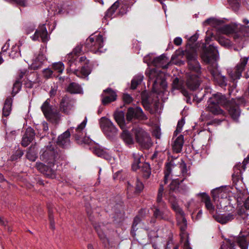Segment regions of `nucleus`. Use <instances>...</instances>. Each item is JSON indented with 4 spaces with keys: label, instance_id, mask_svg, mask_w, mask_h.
<instances>
[{
    "label": "nucleus",
    "instance_id": "26",
    "mask_svg": "<svg viewBox=\"0 0 249 249\" xmlns=\"http://www.w3.org/2000/svg\"><path fill=\"white\" fill-rule=\"evenodd\" d=\"M83 47H84V45L77 46L72 52L68 54L67 59L70 67H71L72 63L76 60L77 56L80 54L82 52H83L84 50L82 51Z\"/></svg>",
    "mask_w": 249,
    "mask_h": 249
},
{
    "label": "nucleus",
    "instance_id": "36",
    "mask_svg": "<svg viewBox=\"0 0 249 249\" xmlns=\"http://www.w3.org/2000/svg\"><path fill=\"white\" fill-rule=\"evenodd\" d=\"M37 151L35 146H31L29 147L26 157L29 160L34 161L37 158Z\"/></svg>",
    "mask_w": 249,
    "mask_h": 249
},
{
    "label": "nucleus",
    "instance_id": "31",
    "mask_svg": "<svg viewBox=\"0 0 249 249\" xmlns=\"http://www.w3.org/2000/svg\"><path fill=\"white\" fill-rule=\"evenodd\" d=\"M119 2L117 1L106 12L105 16L103 18V22L107 24V20L112 18V16L117 8L119 7Z\"/></svg>",
    "mask_w": 249,
    "mask_h": 249
},
{
    "label": "nucleus",
    "instance_id": "63",
    "mask_svg": "<svg viewBox=\"0 0 249 249\" xmlns=\"http://www.w3.org/2000/svg\"><path fill=\"white\" fill-rule=\"evenodd\" d=\"M230 4L235 8H238L239 7V0H228Z\"/></svg>",
    "mask_w": 249,
    "mask_h": 249
},
{
    "label": "nucleus",
    "instance_id": "39",
    "mask_svg": "<svg viewBox=\"0 0 249 249\" xmlns=\"http://www.w3.org/2000/svg\"><path fill=\"white\" fill-rule=\"evenodd\" d=\"M133 162L132 164V169L133 171H137L138 169L141 168V159L142 156L139 154H133Z\"/></svg>",
    "mask_w": 249,
    "mask_h": 249
},
{
    "label": "nucleus",
    "instance_id": "59",
    "mask_svg": "<svg viewBox=\"0 0 249 249\" xmlns=\"http://www.w3.org/2000/svg\"><path fill=\"white\" fill-rule=\"evenodd\" d=\"M123 100L124 103L127 104L131 103L133 100L132 97L127 93H124L123 94Z\"/></svg>",
    "mask_w": 249,
    "mask_h": 249
},
{
    "label": "nucleus",
    "instance_id": "41",
    "mask_svg": "<svg viewBox=\"0 0 249 249\" xmlns=\"http://www.w3.org/2000/svg\"><path fill=\"white\" fill-rule=\"evenodd\" d=\"M93 152L98 157L104 158L105 159L108 160L110 158V156L108 154L104 151L103 149H101L99 147H94L93 148Z\"/></svg>",
    "mask_w": 249,
    "mask_h": 249
},
{
    "label": "nucleus",
    "instance_id": "62",
    "mask_svg": "<svg viewBox=\"0 0 249 249\" xmlns=\"http://www.w3.org/2000/svg\"><path fill=\"white\" fill-rule=\"evenodd\" d=\"M184 123H185V121L183 118H181V119L179 120L178 121V124L177 126V131H181L182 127H183V125L184 124Z\"/></svg>",
    "mask_w": 249,
    "mask_h": 249
},
{
    "label": "nucleus",
    "instance_id": "32",
    "mask_svg": "<svg viewBox=\"0 0 249 249\" xmlns=\"http://www.w3.org/2000/svg\"><path fill=\"white\" fill-rule=\"evenodd\" d=\"M184 143V136L180 135L175 141L172 148L173 151L176 153H180Z\"/></svg>",
    "mask_w": 249,
    "mask_h": 249
},
{
    "label": "nucleus",
    "instance_id": "7",
    "mask_svg": "<svg viewBox=\"0 0 249 249\" xmlns=\"http://www.w3.org/2000/svg\"><path fill=\"white\" fill-rule=\"evenodd\" d=\"M234 242H236L241 249H248L249 242V231L246 234L236 237L234 241L229 239H227L226 243L223 242L219 249H234Z\"/></svg>",
    "mask_w": 249,
    "mask_h": 249
},
{
    "label": "nucleus",
    "instance_id": "53",
    "mask_svg": "<svg viewBox=\"0 0 249 249\" xmlns=\"http://www.w3.org/2000/svg\"><path fill=\"white\" fill-rule=\"evenodd\" d=\"M172 86L173 88L178 89H182L183 87V83L178 77L174 79Z\"/></svg>",
    "mask_w": 249,
    "mask_h": 249
},
{
    "label": "nucleus",
    "instance_id": "23",
    "mask_svg": "<svg viewBox=\"0 0 249 249\" xmlns=\"http://www.w3.org/2000/svg\"><path fill=\"white\" fill-rule=\"evenodd\" d=\"M151 63L156 68H161L162 69H167L169 64L168 59L164 54L154 58Z\"/></svg>",
    "mask_w": 249,
    "mask_h": 249
},
{
    "label": "nucleus",
    "instance_id": "42",
    "mask_svg": "<svg viewBox=\"0 0 249 249\" xmlns=\"http://www.w3.org/2000/svg\"><path fill=\"white\" fill-rule=\"evenodd\" d=\"M113 211L116 214L119 215L120 217V220L123 219V216L124 212V211L123 203L120 202V203L116 204L113 207Z\"/></svg>",
    "mask_w": 249,
    "mask_h": 249
},
{
    "label": "nucleus",
    "instance_id": "34",
    "mask_svg": "<svg viewBox=\"0 0 249 249\" xmlns=\"http://www.w3.org/2000/svg\"><path fill=\"white\" fill-rule=\"evenodd\" d=\"M214 219L221 224H225L231 221L233 218V215L231 213L228 214H216L213 215Z\"/></svg>",
    "mask_w": 249,
    "mask_h": 249
},
{
    "label": "nucleus",
    "instance_id": "51",
    "mask_svg": "<svg viewBox=\"0 0 249 249\" xmlns=\"http://www.w3.org/2000/svg\"><path fill=\"white\" fill-rule=\"evenodd\" d=\"M52 68L54 71L59 73H61L64 70V66L62 62H59L53 64Z\"/></svg>",
    "mask_w": 249,
    "mask_h": 249
},
{
    "label": "nucleus",
    "instance_id": "48",
    "mask_svg": "<svg viewBox=\"0 0 249 249\" xmlns=\"http://www.w3.org/2000/svg\"><path fill=\"white\" fill-rule=\"evenodd\" d=\"M213 80L221 88H225L227 85L226 77L221 75H219Z\"/></svg>",
    "mask_w": 249,
    "mask_h": 249
},
{
    "label": "nucleus",
    "instance_id": "11",
    "mask_svg": "<svg viewBox=\"0 0 249 249\" xmlns=\"http://www.w3.org/2000/svg\"><path fill=\"white\" fill-rule=\"evenodd\" d=\"M218 54V52L216 47L213 45H210L208 47L203 46V52L201 56L205 62L209 63L213 60H216Z\"/></svg>",
    "mask_w": 249,
    "mask_h": 249
},
{
    "label": "nucleus",
    "instance_id": "10",
    "mask_svg": "<svg viewBox=\"0 0 249 249\" xmlns=\"http://www.w3.org/2000/svg\"><path fill=\"white\" fill-rule=\"evenodd\" d=\"M155 209L153 211V217L155 218H157V220H163L164 221L171 222L172 221V216L168 210L167 205L166 207L160 205V204H157L153 206Z\"/></svg>",
    "mask_w": 249,
    "mask_h": 249
},
{
    "label": "nucleus",
    "instance_id": "30",
    "mask_svg": "<svg viewBox=\"0 0 249 249\" xmlns=\"http://www.w3.org/2000/svg\"><path fill=\"white\" fill-rule=\"evenodd\" d=\"M201 198V201L204 202L206 209L213 213L214 212V207L212 203L210 196L205 193H200L198 194Z\"/></svg>",
    "mask_w": 249,
    "mask_h": 249
},
{
    "label": "nucleus",
    "instance_id": "4",
    "mask_svg": "<svg viewBox=\"0 0 249 249\" xmlns=\"http://www.w3.org/2000/svg\"><path fill=\"white\" fill-rule=\"evenodd\" d=\"M184 55L186 58L188 69L189 71L187 73L201 75V67L197 60V53L194 48H190L185 51Z\"/></svg>",
    "mask_w": 249,
    "mask_h": 249
},
{
    "label": "nucleus",
    "instance_id": "33",
    "mask_svg": "<svg viewBox=\"0 0 249 249\" xmlns=\"http://www.w3.org/2000/svg\"><path fill=\"white\" fill-rule=\"evenodd\" d=\"M114 118L121 129L125 127L124 113L123 111H116L114 113Z\"/></svg>",
    "mask_w": 249,
    "mask_h": 249
},
{
    "label": "nucleus",
    "instance_id": "18",
    "mask_svg": "<svg viewBox=\"0 0 249 249\" xmlns=\"http://www.w3.org/2000/svg\"><path fill=\"white\" fill-rule=\"evenodd\" d=\"M35 167L39 172L48 178H54L56 177V171L51 166H48L40 162H37Z\"/></svg>",
    "mask_w": 249,
    "mask_h": 249
},
{
    "label": "nucleus",
    "instance_id": "17",
    "mask_svg": "<svg viewBox=\"0 0 249 249\" xmlns=\"http://www.w3.org/2000/svg\"><path fill=\"white\" fill-rule=\"evenodd\" d=\"M248 61V57H245L240 59V62L235 67L234 70L230 73L231 78L233 80L238 79L241 76L242 73L245 69Z\"/></svg>",
    "mask_w": 249,
    "mask_h": 249
},
{
    "label": "nucleus",
    "instance_id": "3",
    "mask_svg": "<svg viewBox=\"0 0 249 249\" xmlns=\"http://www.w3.org/2000/svg\"><path fill=\"white\" fill-rule=\"evenodd\" d=\"M220 32L227 35H233L235 40L238 41L242 40L244 37L248 36L249 32V25L247 26L236 24H226L219 29Z\"/></svg>",
    "mask_w": 249,
    "mask_h": 249
},
{
    "label": "nucleus",
    "instance_id": "37",
    "mask_svg": "<svg viewBox=\"0 0 249 249\" xmlns=\"http://www.w3.org/2000/svg\"><path fill=\"white\" fill-rule=\"evenodd\" d=\"M47 208L48 210V218L50 222V228L52 230H54L55 227V222L53 216V206L52 204H47Z\"/></svg>",
    "mask_w": 249,
    "mask_h": 249
},
{
    "label": "nucleus",
    "instance_id": "64",
    "mask_svg": "<svg viewBox=\"0 0 249 249\" xmlns=\"http://www.w3.org/2000/svg\"><path fill=\"white\" fill-rule=\"evenodd\" d=\"M248 216H249V215L248 214H247L246 213H245V212L241 213L239 214L238 219L239 220H241V219H242L245 222H246V221L248 219Z\"/></svg>",
    "mask_w": 249,
    "mask_h": 249
},
{
    "label": "nucleus",
    "instance_id": "29",
    "mask_svg": "<svg viewBox=\"0 0 249 249\" xmlns=\"http://www.w3.org/2000/svg\"><path fill=\"white\" fill-rule=\"evenodd\" d=\"M208 106L207 107V110L208 111L211 112L214 115H218L220 114L224 115V111L220 108L219 105L213 103L212 102H210L209 100H208Z\"/></svg>",
    "mask_w": 249,
    "mask_h": 249
},
{
    "label": "nucleus",
    "instance_id": "13",
    "mask_svg": "<svg viewBox=\"0 0 249 249\" xmlns=\"http://www.w3.org/2000/svg\"><path fill=\"white\" fill-rule=\"evenodd\" d=\"M75 100L71 97L65 95L59 104V111L66 115L69 114L73 109Z\"/></svg>",
    "mask_w": 249,
    "mask_h": 249
},
{
    "label": "nucleus",
    "instance_id": "38",
    "mask_svg": "<svg viewBox=\"0 0 249 249\" xmlns=\"http://www.w3.org/2000/svg\"><path fill=\"white\" fill-rule=\"evenodd\" d=\"M121 138L126 144L132 145L134 143V141L131 133L127 130H123L121 135Z\"/></svg>",
    "mask_w": 249,
    "mask_h": 249
},
{
    "label": "nucleus",
    "instance_id": "45",
    "mask_svg": "<svg viewBox=\"0 0 249 249\" xmlns=\"http://www.w3.org/2000/svg\"><path fill=\"white\" fill-rule=\"evenodd\" d=\"M143 78L142 75H137L132 80L131 84V89H135L137 88V86L141 84Z\"/></svg>",
    "mask_w": 249,
    "mask_h": 249
},
{
    "label": "nucleus",
    "instance_id": "5",
    "mask_svg": "<svg viewBox=\"0 0 249 249\" xmlns=\"http://www.w3.org/2000/svg\"><path fill=\"white\" fill-rule=\"evenodd\" d=\"M104 46V39L103 36L99 34L98 35H92L86 40L84 44L83 52L86 53L90 51L93 53L103 52L102 50Z\"/></svg>",
    "mask_w": 249,
    "mask_h": 249
},
{
    "label": "nucleus",
    "instance_id": "12",
    "mask_svg": "<svg viewBox=\"0 0 249 249\" xmlns=\"http://www.w3.org/2000/svg\"><path fill=\"white\" fill-rule=\"evenodd\" d=\"M139 120H146L148 118L139 107H130L128 108L126 115V119L128 122H131L133 119Z\"/></svg>",
    "mask_w": 249,
    "mask_h": 249
},
{
    "label": "nucleus",
    "instance_id": "21",
    "mask_svg": "<svg viewBox=\"0 0 249 249\" xmlns=\"http://www.w3.org/2000/svg\"><path fill=\"white\" fill-rule=\"evenodd\" d=\"M86 120L83 121L75 129V131L72 132L73 136L78 142H82L85 143L84 139L86 138H85L83 130L86 126Z\"/></svg>",
    "mask_w": 249,
    "mask_h": 249
},
{
    "label": "nucleus",
    "instance_id": "15",
    "mask_svg": "<svg viewBox=\"0 0 249 249\" xmlns=\"http://www.w3.org/2000/svg\"><path fill=\"white\" fill-rule=\"evenodd\" d=\"M201 75L194 74L193 73H187L186 84L190 90H196L199 88L201 82Z\"/></svg>",
    "mask_w": 249,
    "mask_h": 249
},
{
    "label": "nucleus",
    "instance_id": "25",
    "mask_svg": "<svg viewBox=\"0 0 249 249\" xmlns=\"http://www.w3.org/2000/svg\"><path fill=\"white\" fill-rule=\"evenodd\" d=\"M141 103L143 108L147 111H151V104L153 103V99L151 98L149 94L146 91H143L141 93Z\"/></svg>",
    "mask_w": 249,
    "mask_h": 249
},
{
    "label": "nucleus",
    "instance_id": "19",
    "mask_svg": "<svg viewBox=\"0 0 249 249\" xmlns=\"http://www.w3.org/2000/svg\"><path fill=\"white\" fill-rule=\"evenodd\" d=\"M16 88V81L13 84L12 91L11 96H8L6 99L2 108V117H6L9 115L11 111V107L13 103V98L16 95V92L14 89Z\"/></svg>",
    "mask_w": 249,
    "mask_h": 249
},
{
    "label": "nucleus",
    "instance_id": "57",
    "mask_svg": "<svg viewBox=\"0 0 249 249\" xmlns=\"http://www.w3.org/2000/svg\"><path fill=\"white\" fill-rule=\"evenodd\" d=\"M223 189L221 188H217L212 191V196L214 200L219 197V195L222 192Z\"/></svg>",
    "mask_w": 249,
    "mask_h": 249
},
{
    "label": "nucleus",
    "instance_id": "46",
    "mask_svg": "<svg viewBox=\"0 0 249 249\" xmlns=\"http://www.w3.org/2000/svg\"><path fill=\"white\" fill-rule=\"evenodd\" d=\"M141 170L143 172V176L145 178H148L151 175V168L150 165L147 163H144L141 166Z\"/></svg>",
    "mask_w": 249,
    "mask_h": 249
},
{
    "label": "nucleus",
    "instance_id": "49",
    "mask_svg": "<svg viewBox=\"0 0 249 249\" xmlns=\"http://www.w3.org/2000/svg\"><path fill=\"white\" fill-rule=\"evenodd\" d=\"M127 195L128 198H131L137 195V194L135 192V188L131 185L129 181L127 182Z\"/></svg>",
    "mask_w": 249,
    "mask_h": 249
},
{
    "label": "nucleus",
    "instance_id": "20",
    "mask_svg": "<svg viewBox=\"0 0 249 249\" xmlns=\"http://www.w3.org/2000/svg\"><path fill=\"white\" fill-rule=\"evenodd\" d=\"M103 92L105 94H102L101 95L102 103L103 105L106 106L116 100L117 94L112 89L108 88Z\"/></svg>",
    "mask_w": 249,
    "mask_h": 249
},
{
    "label": "nucleus",
    "instance_id": "14",
    "mask_svg": "<svg viewBox=\"0 0 249 249\" xmlns=\"http://www.w3.org/2000/svg\"><path fill=\"white\" fill-rule=\"evenodd\" d=\"M184 215L183 211L182 214L177 213V225L180 230V236L182 241L188 237V234L186 231L187 221Z\"/></svg>",
    "mask_w": 249,
    "mask_h": 249
},
{
    "label": "nucleus",
    "instance_id": "61",
    "mask_svg": "<svg viewBox=\"0 0 249 249\" xmlns=\"http://www.w3.org/2000/svg\"><path fill=\"white\" fill-rule=\"evenodd\" d=\"M43 75L47 78H50L53 76V71L50 69H46L43 71Z\"/></svg>",
    "mask_w": 249,
    "mask_h": 249
},
{
    "label": "nucleus",
    "instance_id": "43",
    "mask_svg": "<svg viewBox=\"0 0 249 249\" xmlns=\"http://www.w3.org/2000/svg\"><path fill=\"white\" fill-rule=\"evenodd\" d=\"M183 181V179L179 180L178 178L173 179L170 184V190L169 192H177L178 190L179 186L180 183Z\"/></svg>",
    "mask_w": 249,
    "mask_h": 249
},
{
    "label": "nucleus",
    "instance_id": "50",
    "mask_svg": "<svg viewBox=\"0 0 249 249\" xmlns=\"http://www.w3.org/2000/svg\"><path fill=\"white\" fill-rule=\"evenodd\" d=\"M208 70L213 76V79L221 75L220 72L217 68L213 66H210L208 67Z\"/></svg>",
    "mask_w": 249,
    "mask_h": 249
},
{
    "label": "nucleus",
    "instance_id": "44",
    "mask_svg": "<svg viewBox=\"0 0 249 249\" xmlns=\"http://www.w3.org/2000/svg\"><path fill=\"white\" fill-rule=\"evenodd\" d=\"M91 71V69L89 65V61H87L82 66L81 69V75L85 77L87 76L90 73Z\"/></svg>",
    "mask_w": 249,
    "mask_h": 249
},
{
    "label": "nucleus",
    "instance_id": "35",
    "mask_svg": "<svg viewBox=\"0 0 249 249\" xmlns=\"http://www.w3.org/2000/svg\"><path fill=\"white\" fill-rule=\"evenodd\" d=\"M45 59V56L43 54H39L34 60L33 62L30 66L31 69L34 70H36L40 68Z\"/></svg>",
    "mask_w": 249,
    "mask_h": 249
},
{
    "label": "nucleus",
    "instance_id": "2",
    "mask_svg": "<svg viewBox=\"0 0 249 249\" xmlns=\"http://www.w3.org/2000/svg\"><path fill=\"white\" fill-rule=\"evenodd\" d=\"M40 159L48 164L54 165L55 162L63 158V153L52 145L42 148L40 152Z\"/></svg>",
    "mask_w": 249,
    "mask_h": 249
},
{
    "label": "nucleus",
    "instance_id": "6",
    "mask_svg": "<svg viewBox=\"0 0 249 249\" xmlns=\"http://www.w3.org/2000/svg\"><path fill=\"white\" fill-rule=\"evenodd\" d=\"M41 109L47 120L52 123L57 124L59 122L61 114L59 111L50 105V100L47 99L41 107Z\"/></svg>",
    "mask_w": 249,
    "mask_h": 249
},
{
    "label": "nucleus",
    "instance_id": "54",
    "mask_svg": "<svg viewBox=\"0 0 249 249\" xmlns=\"http://www.w3.org/2000/svg\"><path fill=\"white\" fill-rule=\"evenodd\" d=\"M180 168L183 177H187L189 176L190 173H187V165L183 160H181L180 163Z\"/></svg>",
    "mask_w": 249,
    "mask_h": 249
},
{
    "label": "nucleus",
    "instance_id": "16",
    "mask_svg": "<svg viewBox=\"0 0 249 249\" xmlns=\"http://www.w3.org/2000/svg\"><path fill=\"white\" fill-rule=\"evenodd\" d=\"M155 77V79L153 84V89L155 92L158 91L156 89V87L159 84L163 89H165L167 86L164 75L162 73L156 74L154 70L151 71L149 74V78L152 79Z\"/></svg>",
    "mask_w": 249,
    "mask_h": 249
},
{
    "label": "nucleus",
    "instance_id": "55",
    "mask_svg": "<svg viewBox=\"0 0 249 249\" xmlns=\"http://www.w3.org/2000/svg\"><path fill=\"white\" fill-rule=\"evenodd\" d=\"M141 220L142 219L139 215H137L134 217L131 227V233L135 232L138 229L136 228V227L137 225L141 221Z\"/></svg>",
    "mask_w": 249,
    "mask_h": 249
},
{
    "label": "nucleus",
    "instance_id": "27",
    "mask_svg": "<svg viewBox=\"0 0 249 249\" xmlns=\"http://www.w3.org/2000/svg\"><path fill=\"white\" fill-rule=\"evenodd\" d=\"M168 201L171 205V208L176 212V214H182L183 211L178 205L176 196L172 192H169Z\"/></svg>",
    "mask_w": 249,
    "mask_h": 249
},
{
    "label": "nucleus",
    "instance_id": "52",
    "mask_svg": "<svg viewBox=\"0 0 249 249\" xmlns=\"http://www.w3.org/2000/svg\"><path fill=\"white\" fill-rule=\"evenodd\" d=\"M144 188V185L143 183L140 181L138 178H137L136 182V186L135 187V192L139 195L140 194L143 190Z\"/></svg>",
    "mask_w": 249,
    "mask_h": 249
},
{
    "label": "nucleus",
    "instance_id": "58",
    "mask_svg": "<svg viewBox=\"0 0 249 249\" xmlns=\"http://www.w3.org/2000/svg\"><path fill=\"white\" fill-rule=\"evenodd\" d=\"M163 195V194L162 193H158L157 197V204H160V205H161L164 207H165L166 203L162 200Z\"/></svg>",
    "mask_w": 249,
    "mask_h": 249
},
{
    "label": "nucleus",
    "instance_id": "47",
    "mask_svg": "<svg viewBox=\"0 0 249 249\" xmlns=\"http://www.w3.org/2000/svg\"><path fill=\"white\" fill-rule=\"evenodd\" d=\"M218 43L222 46L226 48H229L231 46V41L223 36H219L217 39Z\"/></svg>",
    "mask_w": 249,
    "mask_h": 249
},
{
    "label": "nucleus",
    "instance_id": "56",
    "mask_svg": "<svg viewBox=\"0 0 249 249\" xmlns=\"http://www.w3.org/2000/svg\"><path fill=\"white\" fill-rule=\"evenodd\" d=\"M234 172L232 174V180L233 182H236L238 181L239 178L240 176H241V171L237 169L236 167L234 168Z\"/></svg>",
    "mask_w": 249,
    "mask_h": 249
},
{
    "label": "nucleus",
    "instance_id": "22",
    "mask_svg": "<svg viewBox=\"0 0 249 249\" xmlns=\"http://www.w3.org/2000/svg\"><path fill=\"white\" fill-rule=\"evenodd\" d=\"M70 135L71 133L68 129L59 136L56 142L57 145L64 149L68 148L70 145Z\"/></svg>",
    "mask_w": 249,
    "mask_h": 249
},
{
    "label": "nucleus",
    "instance_id": "1",
    "mask_svg": "<svg viewBox=\"0 0 249 249\" xmlns=\"http://www.w3.org/2000/svg\"><path fill=\"white\" fill-rule=\"evenodd\" d=\"M209 100L210 102L225 107L228 110L231 118L234 121H237L240 115V110L234 100H228L225 95L220 93L213 94Z\"/></svg>",
    "mask_w": 249,
    "mask_h": 249
},
{
    "label": "nucleus",
    "instance_id": "60",
    "mask_svg": "<svg viewBox=\"0 0 249 249\" xmlns=\"http://www.w3.org/2000/svg\"><path fill=\"white\" fill-rule=\"evenodd\" d=\"M172 172V164L171 162L166 163L164 170V175L169 176Z\"/></svg>",
    "mask_w": 249,
    "mask_h": 249
},
{
    "label": "nucleus",
    "instance_id": "8",
    "mask_svg": "<svg viewBox=\"0 0 249 249\" xmlns=\"http://www.w3.org/2000/svg\"><path fill=\"white\" fill-rule=\"evenodd\" d=\"M134 134L136 142L142 148L148 149L152 145L151 139L149 135L144 129L137 127L134 129Z\"/></svg>",
    "mask_w": 249,
    "mask_h": 249
},
{
    "label": "nucleus",
    "instance_id": "40",
    "mask_svg": "<svg viewBox=\"0 0 249 249\" xmlns=\"http://www.w3.org/2000/svg\"><path fill=\"white\" fill-rule=\"evenodd\" d=\"M81 90L80 86L74 82L70 83L67 89V91L71 94L80 93Z\"/></svg>",
    "mask_w": 249,
    "mask_h": 249
},
{
    "label": "nucleus",
    "instance_id": "9",
    "mask_svg": "<svg viewBox=\"0 0 249 249\" xmlns=\"http://www.w3.org/2000/svg\"><path fill=\"white\" fill-rule=\"evenodd\" d=\"M100 123L103 132L108 139H111L116 136L118 129L109 119L103 117L100 119Z\"/></svg>",
    "mask_w": 249,
    "mask_h": 249
},
{
    "label": "nucleus",
    "instance_id": "24",
    "mask_svg": "<svg viewBox=\"0 0 249 249\" xmlns=\"http://www.w3.org/2000/svg\"><path fill=\"white\" fill-rule=\"evenodd\" d=\"M35 130L31 127H28L22 137L21 145L24 147L28 146L35 139Z\"/></svg>",
    "mask_w": 249,
    "mask_h": 249
},
{
    "label": "nucleus",
    "instance_id": "28",
    "mask_svg": "<svg viewBox=\"0 0 249 249\" xmlns=\"http://www.w3.org/2000/svg\"><path fill=\"white\" fill-rule=\"evenodd\" d=\"M38 37H40L43 42L48 41V32L44 24L39 26L35 33L34 39H37Z\"/></svg>",
    "mask_w": 249,
    "mask_h": 249
}]
</instances>
